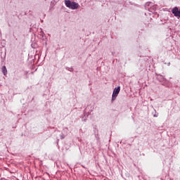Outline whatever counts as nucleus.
I'll return each mask as SVG.
<instances>
[{
  "label": "nucleus",
  "instance_id": "nucleus-10",
  "mask_svg": "<svg viewBox=\"0 0 180 180\" xmlns=\"http://www.w3.org/2000/svg\"><path fill=\"white\" fill-rule=\"evenodd\" d=\"M86 117L83 120V122H86Z\"/></svg>",
  "mask_w": 180,
  "mask_h": 180
},
{
  "label": "nucleus",
  "instance_id": "nucleus-6",
  "mask_svg": "<svg viewBox=\"0 0 180 180\" xmlns=\"http://www.w3.org/2000/svg\"><path fill=\"white\" fill-rule=\"evenodd\" d=\"M1 71L4 75H6V74H8V70L6 69V66H3L1 68Z\"/></svg>",
  "mask_w": 180,
  "mask_h": 180
},
{
  "label": "nucleus",
  "instance_id": "nucleus-7",
  "mask_svg": "<svg viewBox=\"0 0 180 180\" xmlns=\"http://www.w3.org/2000/svg\"><path fill=\"white\" fill-rule=\"evenodd\" d=\"M65 70H67L68 71H70V72H72L74 71V68H68V67H66L65 68Z\"/></svg>",
  "mask_w": 180,
  "mask_h": 180
},
{
  "label": "nucleus",
  "instance_id": "nucleus-4",
  "mask_svg": "<svg viewBox=\"0 0 180 180\" xmlns=\"http://www.w3.org/2000/svg\"><path fill=\"white\" fill-rule=\"evenodd\" d=\"M145 9L149 12H153V11H155V6L153 2L148 1L145 4Z\"/></svg>",
  "mask_w": 180,
  "mask_h": 180
},
{
  "label": "nucleus",
  "instance_id": "nucleus-2",
  "mask_svg": "<svg viewBox=\"0 0 180 180\" xmlns=\"http://www.w3.org/2000/svg\"><path fill=\"white\" fill-rule=\"evenodd\" d=\"M156 79H158L162 85L164 86H167V84H168V80L166 79L165 77L162 76V75L156 74Z\"/></svg>",
  "mask_w": 180,
  "mask_h": 180
},
{
  "label": "nucleus",
  "instance_id": "nucleus-3",
  "mask_svg": "<svg viewBox=\"0 0 180 180\" xmlns=\"http://www.w3.org/2000/svg\"><path fill=\"white\" fill-rule=\"evenodd\" d=\"M120 92V86H118L117 87H115L112 91V99L111 102L112 103L113 101H116V98H117V96L119 95Z\"/></svg>",
  "mask_w": 180,
  "mask_h": 180
},
{
  "label": "nucleus",
  "instance_id": "nucleus-11",
  "mask_svg": "<svg viewBox=\"0 0 180 180\" xmlns=\"http://www.w3.org/2000/svg\"><path fill=\"white\" fill-rule=\"evenodd\" d=\"M167 65H169V66L171 65V63H168Z\"/></svg>",
  "mask_w": 180,
  "mask_h": 180
},
{
  "label": "nucleus",
  "instance_id": "nucleus-12",
  "mask_svg": "<svg viewBox=\"0 0 180 180\" xmlns=\"http://www.w3.org/2000/svg\"><path fill=\"white\" fill-rule=\"evenodd\" d=\"M57 141L59 142V141H60V139H57Z\"/></svg>",
  "mask_w": 180,
  "mask_h": 180
},
{
  "label": "nucleus",
  "instance_id": "nucleus-8",
  "mask_svg": "<svg viewBox=\"0 0 180 180\" xmlns=\"http://www.w3.org/2000/svg\"><path fill=\"white\" fill-rule=\"evenodd\" d=\"M64 139H65V136H64V134L62 133V134H60V139H61V140H64Z\"/></svg>",
  "mask_w": 180,
  "mask_h": 180
},
{
  "label": "nucleus",
  "instance_id": "nucleus-1",
  "mask_svg": "<svg viewBox=\"0 0 180 180\" xmlns=\"http://www.w3.org/2000/svg\"><path fill=\"white\" fill-rule=\"evenodd\" d=\"M65 5L67 8H69V9H78L79 8V4L75 1H72L70 0H65Z\"/></svg>",
  "mask_w": 180,
  "mask_h": 180
},
{
  "label": "nucleus",
  "instance_id": "nucleus-9",
  "mask_svg": "<svg viewBox=\"0 0 180 180\" xmlns=\"http://www.w3.org/2000/svg\"><path fill=\"white\" fill-rule=\"evenodd\" d=\"M153 117H158V114H155V115H153Z\"/></svg>",
  "mask_w": 180,
  "mask_h": 180
},
{
  "label": "nucleus",
  "instance_id": "nucleus-5",
  "mask_svg": "<svg viewBox=\"0 0 180 180\" xmlns=\"http://www.w3.org/2000/svg\"><path fill=\"white\" fill-rule=\"evenodd\" d=\"M172 13L176 17V18H180V10L178 8V7H174L172 10Z\"/></svg>",
  "mask_w": 180,
  "mask_h": 180
}]
</instances>
